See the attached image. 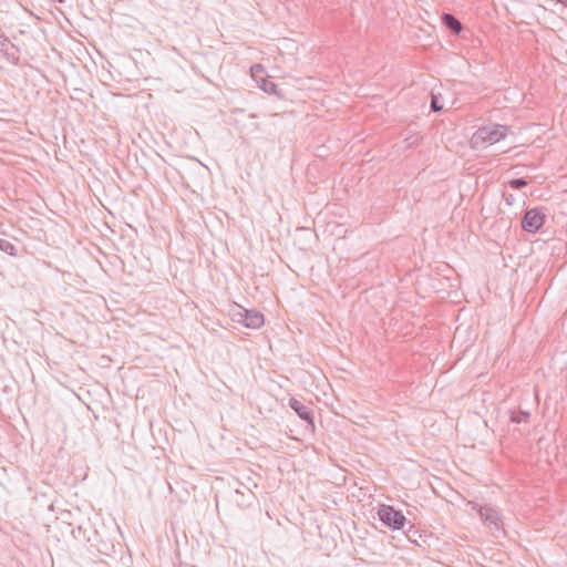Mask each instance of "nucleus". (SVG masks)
<instances>
[{"label": "nucleus", "mask_w": 567, "mask_h": 567, "mask_svg": "<svg viewBox=\"0 0 567 567\" xmlns=\"http://www.w3.org/2000/svg\"><path fill=\"white\" fill-rule=\"evenodd\" d=\"M503 197L508 206H512L515 203V197L513 194H503Z\"/></svg>", "instance_id": "14"}, {"label": "nucleus", "mask_w": 567, "mask_h": 567, "mask_svg": "<svg viewBox=\"0 0 567 567\" xmlns=\"http://www.w3.org/2000/svg\"><path fill=\"white\" fill-rule=\"evenodd\" d=\"M288 405L296 412V414L301 420L307 422V424L310 425L311 427H315L313 412L309 404H305L302 401L296 398H290Z\"/></svg>", "instance_id": "6"}, {"label": "nucleus", "mask_w": 567, "mask_h": 567, "mask_svg": "<svg viewBox=\"0 0 567 567\" xmlns=\"http://www.w3.org/2000/svg\"><path fill=\"white\" fill-rule=\"evenodd\" d=\"M0 250L7 252L10 256H14L17 249L13 244L6 239L0 238Z\"/></svg>", "instance_id": "9"}, {"label": "nucleus", "mask_w": 567, "mask_h": 567, "mask_svg": "<svg viewBox=\"0 0 567 567\" xmlns=\"http://www.w3.org/2000/svg\"><path fill=\"white\" fill-rule=\"evenodd\" d=\"M0 35H4V34L0 32Z\"/></svg>", "instance_id": "21"}, {"label": "nucleus", "mask_w": 567, "mask_h": 567, "mask_svg": "<svg viewBox=\"0 0 567 567\" xmlns=\"http://www.w3.org/2000/svg\"><path fill=\"white\" fill-rule=\"evenodd\" d=\"M378 517L384 525L392 529L403 528L406 522V518L401 511H396L393 506L384 504L380 505L378 509Z\"/></svg>", "instance_id": "3"}, {"label": "nucleus", "mask_w": 567, "mask_h": 567, "mask_svg": "<svg viewBox=\"0 0 567 567\" xmlns=\"http://www.w3.org/2000/svg\"><path fill=\"white\" fill-rule=\"evenodd\" d=\"M255 499H256V496H255L254 492L249 488H246V493H241V496H238V497L234 496V502L240 508L250 507Z\"/></svg>", "instance_id": "8"}, {"label": "nucleus", "mask_w": 567, "mask_h": 567, "mask_svg": "<svg viewBox=\"0 0 567 567\" xmlns=\"http://www.w3.org/2000/svg\"><path fill=\"white\" fill-rule=\"evenodd\" d=\"M59 2H63V0H58Z\"/></svg>", "instance_id": "19"}, {"label": "nucleus", "mask_w": 567, "mask_h": 567, "mask_svg": "<svg viewBox=\"0 0 567 567\" xmlns=\"http://www.w3.org/2000/svg\"><path fill=\"white\" fill-rule=\"evenodd\" d=\"M472 509L477 511L483 524L492 532L498 533L502 530V517L497 509L491 505L481 506L475 502H468Z\"/></svg>", "instance_id": "2"}, {"label": "nucleus", "mask_w": 567, "mask_h": 567, "mask_svg": "<svg viewBox=\"0 0 567 567\" xmlns=\"http://www.w3.org/2000/svg\"><path fill=\"white\" fill-rule=\"evenodd\" d=\"M0 35H4V34L0 32Z\"/></svg>", "instance_id": "20"}, {"label": "nucleus", "mask_w": 567, "mask_h": 567, "mask_svg": "<svg viewBox=\"0 0 567 567\" xmlns=\"http://www.w3.org/2000/svg\"><path fill=\"white\" fill-rule=\"evenodd\" d=\"M545 221V214L542 208L528 209L523 219L522 227L527 233H536L540 229Z\"/></svg>", "instance_id": "5"}, {"label": "nucleus", "mask_w": 567, "mask_h": 567, "mask_svg": "<svg viewBox=\"0 0 567 567\" xmlns=\"http://www.w3.org/2000/svg\"><path fill=\"white\" fill-rule=\"evenodd\" d=\"M528 182L525 178H513L508 182V185L513 189H520L527 186Z\"/></svg>", "instance_id": "10"}, {"label": "nucleus", "mask_w": 567, "mask_h": 567, "mask_svg": "<svg viewBox=\"0 0 567 567\" xmlns=\"http://www.w3.org/2000/svg\"><path fill=\"white\" fill-rule=\"evenodd\" d=\"M261 87L265 92L272 93L276 91L277 85L274 82H264Z\"/></svg>", "instance_id": "13"}, {"label": "nucleus", "mask_w": 567, "mask_h": 567, "mask_svg": "<svg viewBox=\"0 0 567 567\" xmlns=\"http://www.w3.org/2000/svg\"><path fill=\"white\" fill-rule=\"evenodd\" d=\"M234 320L241 322L245 327L250 329L260 328L265 318L264 315L256 310H247L241 307H238L237 311L233 315Z\"/></svg>", "instance_id": "4"}, {"label": "nucleus", "mask_w": 567, "mask_h": 567, "mask_svg": "<svg viewBox=\"0 0 567 567\" xmlns=\"http://www.w3.org/2000/svg\"><path fill=\"white\" fill-rule=\"evenodd\" d=\"M246 488H247V487H246V486H244V489H236V491H235V495H234V496H235V497L241 496V493H246Z\"/></svg>", "instance_id": "17"}, {"label": "nucleus", "mask_w": 567, "mask_h": 567, "mask_svg": "<svg viewBox=\"0 0 567 567\" xmlns=\"http://www.w3.org/2000/svg\"><path fill=\"white\" fill-rule=\"evenodd\" d=\"M442 24L453 34H460L463 30L461 21L452 13H443L441 17Z\"/></svg>", "instance_id": "7"}, {"label": "nucleus", "mask_w": 567, "mask_h": 567, "mask_svg": "<svg viewBox=\"0 0 567 567\" xmlns=\"http://www.w3.org/2000/svg\"><path fill=\"white\" fill-rule=\"evenodd\" d=\"M440 97H441L440 94L436 95V94L432 93V95H431V110L433 112H439V111H442V109H443V105L440 104Z\"/></svg>", "instance_id": "11"}, {"label": "nucleus", "mask_w": 567, "mask_h": 567, "mask_svg": "<svg viewBox=\"0 0 567 567\" xmlns=\"http://www.w3.org/2000/svg\"><path fill=\"white\" fill-rule=\"evenodd\" d=\"M528 417H529V413L522 411L518 415L513 414L511 416V421L514 422V423H520L523 421H526Z\"/></svg>", "instance_id": "12"}, {"label": "nucleus", "mask_w": 567, "mask_h": 567, "mask_svg": "<svg viewBox=\"0 0 567 567\" xmlns=\"http://www.w3.org/2000/svg\"><path fill=\"white\" fill-rule=\"evenodd\" d=\"M507 134V126L504 125H486L480 127L471 138V145L474 148L486 147L493 145L504 138Z\"/></svg>", "instance_id": "1"}, {"label": "nucleus", "mask_w": 567, "mask_h": 567, "mask_svg": "<svg viewBox=\"0 0 567 567\" xmlns=\"http://www.w3.org/2000/svg\"><path fill=\"white\" fill-rule=\"evenodd\" d=\"M556 1L561 3L563 6L567 7V0H556Z\"/></svg>", "instance_id": "18"}, {"label": "nucleus", "mask_w": 567, "mask_h": 567, "mask_svg": "<svg viewBox=\"0 0 567 567\" xmlns=\"http://www.w3.org/2000/svg\"><path fill=\"white\" fill-rule=\"evenodd\" d=\"M9 43V39L6 35H0V47L4 48Z\"/></svg>", "instance_id": "16"}, {"label": "nucleus", "mask_w": 567, "mask_h": 567, "mask_svg": "<svg viewBox=\"0 0 567 567\" xmlns=\"http://www.w3.org/2000/svg\"><path fill=\"white\" fill-rule=\"evenodd\" d=\"M86 540H87L89 543H92V545H93V546L97 547V542H99V540H97V532H94V533H93V537H92V536H87V537H86Z\"/></svg>", "instance_id": "15"}]
</instances>
